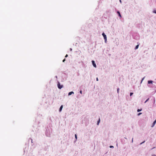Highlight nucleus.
I'll use <instances>...</instances> for the list:
<instances>
[{
  "label": "nucleus",
  "instance_id": "obj_1",
  "mask_svg": "<svg viewBox=\"0 0 156 156\" xmlns=\"http://www.w3.org/2000/svg\"><path fill=\"white\" fill-rule=\"evenodd\" d=\"M124 138L126 140H124V139H121L122 143L123 144H125L126 142H128V139L126 137H124Z\"/></svg>",
  "mask_w": 156,
  "mask_h": 156
},
{
  "label": "nucleus",
  "instance_id": "obj_2",
  "mask_svg": "<svg viewBox=\"0 0 156 156\" xmlns=\"http://www.w3.org/2000/svg\"><path fill=\"white\" fill-rule=\"evenodd\" d=\"M57 87L58 88L60 89H61L63 87V85H61L60 83L58 80H57Z\"/></svg>",
  "mask_w": 156,
  "mask_h": 156
},
{
  "label": "nucleus",
  "instance_id": "obj_3",
  "mask_svg": "<svg viewBox=\"0 0 156 156\" xmlns=\"http://www.w3.org/2000/svg\"><path fill=\"white\" fill-rule=\"evenodd\" d=\"M91 62H92V64L93 66L95 68H96L97 66L95 62L94 61V60H92Z\"/></svg>",
  "mask_w": 156,
  "mask_h": 156
},
{
  "label": "nucleus",
  "instance_id": "obj_4",
  "mask_svg": "<svg viewBox=\"0 0 156 156\" xmlns=\"http://www.w3.org/2000/svg\"><path fill=\"white\" fill-rule=\"evenodd\" d=\"M46 135L47 136H49L50 135V134L49 132H48V130L47 129L46 131L45 132Z\"/></svg>",
  "mask_w": 156,
  "mask_h": 156
},
{
  "label": "nucleus",
  "instance_id": "obj_5",
  "mask_svg": "<svg viewBox=\"0 0 156 156\" xmlns=\"http://www.w3.org/2000/svg\"><path fill=\"white\" fill-rule=\"evenodd\" d=\"M156 123V119L153 122L151 126L152 127H154V126L155 125V123Z\"/></svg>",
  "mask_w": 156,
  "mask_h": 156
},
{
  "label": "nucleus",
  "instance_id": "obj_6",
  "mask_svg": "<svg viewBox=\"0 0 156 156\" xmlns=\"http://www.w3.org/2000/svg\"><path fill=\"white\" fill-rule=\"evenodd\" d=\"M137 44H138L137 45L135 46V47L134 48L135 50H136V49H137L139 47V45L140 44V43H137Z\"/></svg>",
  "mask_w": 156,
  "mask_h": 156
},
{
  "label": "nucleus",
  "instance_id": "obj_7",
  "mask_svg": "<svg viewBox=\"0 0 156 156\" xmlns=\"http://www.w3.org/2000/svg\"><path fill=\"white\" fill-rule=\"evenodd\" d=\"M147 82H148V84H152L153 82L152 80H149Z\"/></svg>",
  "mask_w": 156,
  "mask_h": 156
},
{
  "label": "nucleus",
  "instance_id": "obj_8",
  "mask_svg": "<svg viewBox=\"0 0 156 156\" xmlns=\"http://www.w3.org/2000/svg\"><path fill=\"white\" fill-rule=\"evenodd\" d=\"M102 35L104 37V39H107L106 36L105 34L104 33H103L102 34Z\"/></svg>",
  "mask_w": 156,
  "mask_h": 156
},
{
  "label": "nucleus",
  "instance_id": "obj_9",
  "mask_svg": "<svg viewBox=\"0 0 156 156\" xmlns=\"http://www.w3.org/2000/svg\"><path fill=\"white\" fill-rule=\"evenodd\" d=\"M63 107V105H61V106L59 108V112H61L62 111Z\"/></svg>",
  "mask_w": 156,
  "mask_h": 156
},
{
  "label": "nucleus",
  "instance_id": "obj_10",
  "mask_svg": "<svg viewBox=\"0 0 156 156\" xmlns=\"http://www.w3.org/2000/svg\"><path fill=\"white\" fill-rule=\"evenodd\" d=\"M74 94V92L73 91H71L69 93L68 95L70 96V95H71L72 94Z\"/></svg>",
  "mask_w": 156,
  "mask_h": 156
},
{
  "label": "nucleus",
  "instance_id": "obj_11",
  "mask_svg": "<svg viewBox=\"0 0 156 156\" xmlns=\"http://www.w3.org/2000/svg\"><path fill=\"white\" fill-rule=\"evenodd\" d=\"M75 138L76 139V140L75 141H74V143L76 142V141L77 140V135L76 134H75Z\"/></svg>",
  "mask_w": 156,
  "mask_h": 156
},
{
  "label": "nucleus",
  "instance_id": "obj_12",
  "mask_svg": "<svg viewBox=\"0 0 156 156\" xmlns=\"http://www.w3.org/2000/svg\"><path fill=\"white\" fill-rule=\"evenodd\" d=\"M100 122V118H99V119H98V121L97 122V125H99V123Z\"/></svg>",
  "mask_w": 156,
  "mask_h": 156
},
{
  "label": "nucleus",
  "instance_id": "obj_13",
  "mask_svg": "<svg viewBox=\"0 0 156 156\" xmlns=\"http://www.w3.org/2000/svg\"><path fill=\"white\" fill-rule=\"evenodd\" d=\"M142 110V109H138L137 110V112H140Z\"/></svg>",
  "mask_w": 156,
  "mask_h": 156
},
{
  "label": "nucleus",
  "instance_id": "obj_14",
  "mask_svg": "<svg viewBox=\"0 0 156 156\" xmlns=\"http://www.w3.org/2000/svg\"><path fill=\"white\" fill-rule=\"evenodd\" d=\"M119 88L118 87L117 88V93L118 94H119Z\"/></svg>",
  "mask_w": 156,
  "mask_h": 156
},
{
  "label": "nucleus",
  "instance_id": "obj_15",
  "mask_svg": "<svg viewBox=\"0 0 156 156\" xmlns=\"http://www.w3.org/2000/svg\"><path fill=\"white\" fill-rule=\"evenodd\" d=\"M117 13H118V14H119V16H120V17H121V15L120 13V12H119V11H118L117 12Z\"/></svg>",
  "mask_w": 156,
  "mask_h": 156
},
{
  "label": "nucleus",
  "instance_id": "obj_16",
  "mask_svg": "<svg viewBox=\"0 0 156 156\" xmlns=\"http://www.w3.org/2000/svg\"><path fill=\"white\" fill-rule=\"evenodd\" d=\"M149 98H147L146 100V101H145L144 102V103H146L147 101H148V100H149Z\"/></svg>",
  "mask_w": 156,
  "mask_h": 156
},
{
  "label": "nucleus",
  "instance_id": "obj_17",
  "mask_svg": "<svg viewBox=\"0 0 156 156\" xmlns=\"http://www.w3.org/2000/svg\"><path fill=\"white\" fill-rule=\"evenodd\" d=\"M145 77H144L143 78H142V80H141V82H140V83H142V82L143 80L144 79V78H145Z\"/></svg>",
  "mask_w": 156,
  "mask_h": 156
},
{
  "label": "nucleus",
  "instance_id": "obj_18",
  "mask_svg": "<svg viewBox=\"0 0 156 156\" xmlns=\"http://www.w3.org/2000/svg\"><path fill=\"white\" fill-rule=\"evenodd\" d=\"M133 92H130V96H131L133 94Z\"/></svg>",
  "mask_w": 156,
  "mask_h": 156
},
{
  "label": "nucleus",
  "instance_id": "obj_19",
  "mask_svg": "<svg viewBox=\"0 0 156 156\" xmlns=\"http://www.w3.org/2000/svg\"><path fill=\"white\" fill-rule=\"evenodd\" d=\"M142 114V113H141V112H140V113H138L137 114V115L139 116V115H141Z\"/></svg>",
  "mask_w": 156,
  "mask_h": 156
},
{
  "label": "nucleus",
  "instance_id": "obj_20",
  "mask_svg": "<svg viewBox=\"0 0 156 156\" xmlns=\"http://www.w3.org/2000/svg\"><path fill=\"white\" fill-rule=\"evenodd\" d=\"M145 142V140H144V141H143V142H142V143H140V145H141L142 144L144 143V142Z\"/></svg>",
  "mask_w": 156,
  "mask_h": 156
},
{
  "label": "nucleus",
  "instance_id": "obj_21",
  "mask_svg": "<svg viewBox=\"0 0 156 156\" xmlns=\"http://www.w3.org/2000/svg\"><path fill=\"white\" fill-rule=\"evenodd\" d=\"M30 140H31V143H33V140L31 138H30Z\"/></svg>",
  "mask_w": 156,
  "mask_h": 156
},
{
  "label": "nucleus",
  "instance_id": "obj_22",
  "mask_svg": "<svg viewBox=\"0 0 156 156\" xmlns=\"http://www.w3.org/2000/svg\"><path fill=\"white\" fill-rule=\"evenodd\" d=\"M110 148H113L114 147L113 146L110 145L109 146Z\"/></svg>",
  "mask_w": 156,
  "mask_h": 156
},
{
  "label": "nucleus",
  "instance_id": "obj_23",
  "mask_svg": "<svg viewBox=\"0 0 156 156\" xmlns=\"http://www.w3.org/2000/svg\"><path fill=\"white\" fill-rule=\"evenodd\" d=\"M80 97V96L79 95H77V96L76 97L77 98H79Z\"/></svg>",
  "mask_w": 156,
  "mask_h": 156
},
{
  "label": "nucleus",
  "instance_id": "obj_24",
  "mask_svg": "<svg viewBox=\"0 0 156 156\" xmlns=\"http://www.w3.org/2000/svg\"><path fill=\"white\" fill-rule=\"evenodd\" d=\"M66 61V59L65 58L64 59H63L62 60V62H64Z\"/></svg>",
  "mask_w": 156,
  "mask_h": 156
},
{
  "label": "nucleus",
  "instance_id": "obj_25",
  "mask_svg": "<svg viewBox=\"0 0 156 156\" xmlns=\"http://www.w3.org/2000/svg\"><path fill=\"white\" fill-rule=\"evenodd\" d=\"M80 93L81 94H82V91L81 90L80 91Z\"/></svg>",
  "mask_w": 156,
  "mask_h": 156
},
{
  "label": "nucleus",
  "instance_id": "obj_26",
  "mask_svg": "<svg viewBox=\"0 0 156 156\" xmlns=\"http://www.w3.org/2000/svg\"><path fill=\"white\" fill-rule=\"evenodd\" d=\"M68 56V55L67 54H66V55L65 56V58H67Z\"/></svg>",
  "mask_w": 156,
  "mask_h": 156
},
{
  "label": "nucleus",
  "instance_id": "obj_27",
  "mask_svg": "<svg viewBox=\"0 0 156 156\" xmlns=\"http://www.w3.org/2000/svg\"><path fill=\"white\" fill-rule=\"evenodd\" d=\"M107 40H105V43H107Z\"/></svg>",
  "mask_w": 156,
  "mask_h": 156
},
{
  "label": "nucleus",
  "instance_id": "obj_28",
  "mask_svg": "<svg viewBox=\"0 0 156 156\" xmlns=\"http://www.w3.org/2000/svg\"><path fill=\"white\" fill-rule=\"evenodd\" d=\"M96 80V81H98V77H97Z\"/></svg>",
  "mask_w": 156,
  "mask_h": 156
},
{
  "label": "nucleus",
  "instance_id": "obj_29",
  "mask_svg": "<svg viewBox=\"0 0 156 156\" xmlns=\"http://www.w3.org/2000/svg\"><path fill=\"white\" fill-rule=\"evenodd\" d=\"M153 12L155 13L156 14V10H154V11H153Z\"/></svg>",
  "mask_w": 156,
  "mask_h": 156
},
{
  "label": "nucleus",
  "instance_id": "obj_30",
  "mask_svg": "<svg viewBox=\"0 0 156 156\" xmlns=\"http://www.w3.org/2000/svg\"><path fill=\"white\" fill-rule=\"evenodd\" d=\"M155 102V98H154V101H153V103H154Z\"/></svg>",
  "mask_w": 156,
  "mask_h": 156
},
{
  "label": "nucleus",
  "instance_id": "obj_31",
  "mask_svg": "<svg viewBox=\"0 0 156 156\" xmlns=\"http://www.w3.org/2000/svg\"><path fill=\"white\" fill-rule=\"evenodd\" d=\"M69 50L70 51H71L72 50V48H70Z\"/></svg>",
  "mask_w": 156,
  "mask_h": 156
},
{
  "label": "nucleus",
  "instance_id": "obj_32",
  "mask_svg": "<svg viewBox=\"0 0 156 156\" xmlns=\"http://www.w3.org/2000/svg\"><path fill=\"white\" fill-rule=\"evenodd\" d=\"M152 156H156V155L155 154H153L152 155Z\"/></svg>",
  "mask_w": 156,
  "mask_h": 156
},
{
  "label": "nucleus",
  "instance_id": "obj_33",
  "mask_svg": "<svg viewBox=\"0 0 156 156\" xmlns=\"http://www.w3.org/2000/svg\"><path fill=\"white\" fill-rule=\"evenodd\" d=\"M133 138H132V143H133Z\"/></svg>",
  "mask_w": 156,
  "mask_h": 156
},
{
  "label": "nucleus",
  "instance_id": "obj_34",
  "mask_svg": "<svg viewBox=\"0 0 156 156\" xmlns=\"http://www.w3.org/2000/svg\"><path fill=\"white\" fill-rule=\"evenodd\" d=\"M55 77L57 79V76H55Z\"/></svg>",
  "mask_w": 156,
  "mask_h": 156
},
{
  "label": "nucleus",
  "instance_id": "obj_35",
  "mask_svg": "<svg viewBox=\"0 0 156 156\" xmlns=\"http://www.w3.org/2000/svg\"><path fill=\"white\" fill-rule=\"evenodd\" d=\"M30 141H31V140H30V138L28 140V142H29Z\"/></svg>",
  "mask_w": 156,
  "mask_h": 156
},
{
  "label": "nucleus",
  "instance_id": "obj_36",
  "mask_svg": "<svg viewBox=\"0 0 156 156\" xmlns=\"http://www.w3.org/2000/svg\"><path fill=\"white\" fill-rule=\"evenodd\" d=\"M155 148V147H153L152 148V149H154V148Z\"/></svg>",
  "mask_w": 156,
  "mask_h": 156
},
{
  "label": "nucleus",
  "instance_id": "obj_37",
  "mask_svg": "<svg viewBox=\"0 0 156 156\" xmlns=\"http://www.w3.org/2000/svg\"><path fill=\"white\" fill-rule=\"evenodd\" d=\"M77 44V43H76V45H76V44Z\"/></svg>",
  "mask_w": 156,
  "mask_h": 156
},
{
  "label": "nucleus",
  "instance_id": "obj_38",
  "mask_svg": "<svg viewBox=\"0 0 156 156\" xmlns=\"http://www.w3.org/2000/svg\"><path fill=\"white\" fill-rule=\"evenodd\" d=\"M119 1H120V2H121V0H119Z\"/></svg>",
  "mask_w": 156,
  "mask_h": 156
},
{
  "label": "nucleus",
  "instance_id": "obj_39",
  "mask_svg": "<svg viewBox=\"0 0 156 156\" xmlns=\"http://www.w3.org/2000/svg\"><path fill=\"white\" fill-rule=\"evenodd\" d=\"M116 146H118V144H117H117H116Z\"/></svg>",
  "mask_w": 156,
  "mask_h": 156
},
{
  "label": "nucleus",
  "instance_id": "obj_40",
  "mask_svg": "<svg viewBox=\"0 0 156 156\" xmlns=\"http://www.w3.org/2000/svg\"><path fill=\"white\" fill-rule=\"evenodd\" d=\"M63 80H64V79H63V80H62V81H63Z\"/></svg>",
  "mask_w": 156,
  "mask_h": 156
},
{
  "label": "nucleus",
  "instance_id": "obj_41",
  "mask_svg": "<svg viewBox=\"0 0 156 156\" xmlns=\"http://www.w3.org/2000/svg\"><path fill=\"white\" fill-rule=\"evenodd\" d=\"M63 80H64V79H63V80H62V81H63Z\"/></svg>",
  "mask_w": 156,
  "mask_h": 156
},
{
  "label": "nucleus",
  "instance_id": "obj_42",
  "mask_svg": "<svg viewBox=\"0 0 156 156\" xmlns=\"http://www.w3.org/2000/svg\"><path fill=\"white\" fill-rule=\"evenodd\" d=\"M63 80H64V79H63V80H62V81H63Z\"/></svg>",
  "mask_w": 156,
  "mask_h": 156
}]
</instances>
